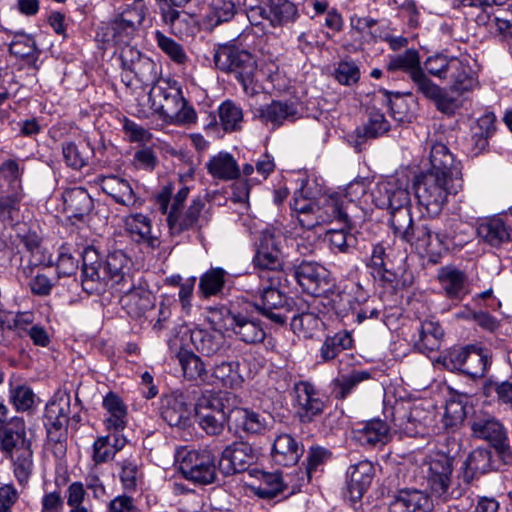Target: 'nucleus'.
<instances>
[{
  "mask_svg": "<svg viewBox=\"0 0 512 512\" xmlns=\"http://www.w3.org/2000/svg\"><path fill=\"white\" fill-rule=\"evenodd\" d=\"M161 417L171 427L184 429L191 424V408L183 393H171L161 399Z\"/></svg>",
  "mask_w": 512,
  "mask_h": 512,
  "instance_id": "dca6fc26",
  "label": "nucleus"
},
{
  "mask_svg": "<svg viewBox=\"0 0 512 512\" xmlns=\"http://www.w3.org/2000/svg\"><path fill=\"white\" fill-rule=\"evenodd\" d=\"M191 341L195 349L206 356L221 352L225 346L224 335L215 329H194L191 332Z\"/></svg>",
  "mask_w": 512,
  "mask_h": 512,
  "instance_id": "c9c22d12",
  "label": "nucleus"
},
{
  "mask_svg": "<svg viewBox=\"0 0 512 512\" xmlns=\"http://www.w3.org/2000/svg\"><path fill=\"white\" fill-rule=\"evenodd\" d=\"M320 222L322 225L337 222L340 225L349 227L351 225L350 213L351 204H345L344 198L340 193H334L325 196L316 202Z\"/></svg>",
  "mask_w": 512,
  "mask_h": 512,
  "instance_id": "a211bd4d",
  "label": "nucleus"
},
{
  "mask_svg": "<svg viewBox=\"0 0 512 512\" xmlns=\"http://www.w3.org/2000/svg\"><path fill=\"white\" fill-rule=\"evenodd\" d=\"M491 353L477 345H467L462 373L470 378H482L491 365Z\"/></svg>",
  "mask_w": 512,
  "mask_h": 512,
  "instance_id": "473e14b6",
  "label": "nucleus"
},
{
  "mask_svg": "<svg viewBox=\"0 0 512 512\" xmlns=\"http://www.w3.org/2000/svg\"><path fill=\"white\" fill-rule=\"evenodd\" d=\"M238 364L234 362H221L214 366L210 379L213 384H221L224 387H234L238 383Z\"/></svg>",
  "mask_w": 512,
  "mask_h": 512,
  "instance_id": "e2e57ef3",
  "label": "nucleus"
},
{
  "mask_svg": "<svg viewBox=\"0 0 512 512\" xmlns=\"http://www.w3.org/2000/svg\"><path fill=\"white\" fill-rule=\"evenodd\" d=\"M226 271L222 268H212L200 277L199 287L204 297L219 294L225 284Z\"/></svg>",
  "mask_w": 512,
  "mask_h": 512,
  "instance_id": "bf43d9fd",
  "label": "nucleus"
},
{
  "mask_svg": "<svg viewBox=\"0 0 512 512\" xmlns=\"http://www.w3.org/2000/svg\"><path fill=\"white\" fill-rule=\"evenodd\" d=\"M226 329L246 344L261 343L265 339V331L259 320L241 312H228Z\"/></svg>",
  "mask_w": 512,
  "mask_h": 512,
  "instance_id": "2eb2a0df",
  "label": "nucleus"
},
{
  "mask_svg": "<svg viewBox=\"0 0 512 512\" xmlns=\"http://www.w3.org/2000/svg\"><path fill=\"white\" fill-rule=\"evenodd\" d=\"M103 407L110 414L107 418V427L116 431L125 427L127 415L126 406L116 394L110 392L103 400Z\"/></svg>",
  "mask_w": 512,
  "mask_h": 512,
  "instance_id": "3c124183",
  "label": "nucleus"
},
{
  "mask_svg": "<svg viewBox=\"0 0 512 512\" xmlns=\"http://www.w3.org/2000/svg\"><path fill=\"white\" fill-rule=\"evenodd\" d=\"M31 446L26 437V425L23 418L13 417L0 427V449L7 453H13Z\"/></svg>",
  "mask_w": 512,
  "mask_h": 512,
  "instance_id": "393cba45",
  "label": "nucleus"
},
{
  "mask_svg": "<svg viewBox=\"0 0 512 512\" xmlns=\"http://www.w3.org/2000/svg\"><path fill=\"white\" fill-rule=\"evenodd\" d=\"M257 458V452L250 444L235 442L223 450L219 466L225 474L240 473L254 464Z\"/></svg>",
  "mask_w": 512,
  "mask_h": 512,
  "instance_id": "4468645a",
  "label": "nucleus"
},
{
  "mask_svg": "<svg viewBox=\"0 0 512 512\" xmlns=\"http://www.w3.org/2000/svg\"><path fill=\"white\" fill-rule=\"evenodd\" d=\"M263 124L276 129L286 122H294L300 118V113L294 103L272 101L260 106L255 114Z\"/></svg>",
  "mask_w": 512,
  "mask_h": 512,
  "instance_id": "412c9836",
  "label": "nucleus"
},
{
  "mask_svg": "<svg viewBox=\"0 0 512 512\" xmlns=\"http://www.w3.org/2000/svg\"><path fill=\"white\" fill-rule=\"evenodd\" d=\"M236 13L235 4L231 0H212L205 16L206 22L214 28L230 21Z\"/></svg>",
  "mask_w": 512,
  "mask_h": 512,
  "instance_id": "6e6d98bb",
  "label": "nucleus"
},
{
  "mask_svg": "<svg viewBox=\"0 0 512 512\" xmlns=\"http://www.w3.org/2000/svg\"><path fill=\"white\" fill-rule=\"evenodd\" d=\"M176 464L183 477L191 482L207 485L215 481V457L210 450L181 448L176 453Z\"/></svg>",
  "mask_w": 512,
  "mask_h": 512,
  "instance_id": "0eeeda50",
  "label": "nucleus"
},
{
  "mask_svg": "<svg viewBox=\"0 0 512 512\" xmlns=\"http://www.w3.org/2000/svg\"><path fill=\"white\" fill-rule=\"evenodd\" d=\"M455 57H448L443 54L429 56L424 62V69L432 76L445 80L453 65Z\"/></svg>",
  "mask_w": 512,
  "mask_h": 512,
  "instance_id": "774afa93",
  "label": "nucleus"
},
{
  "mask_svg": "<svg viewBox=\"0 0 512 512\" xmlns=\"http://www.w3.org/2000/svg\"><path fill=\"white\" fill-rule=\"evenodd\" d=\"M376 205L389 211L410 207L408 179L391 178L377 185L374 194Z\"/></svg>",
  "mask_w": 512,
  "mask_h": 512,
  "instance_id": "f8f14e48",
  "label": "nucleus"
},
{
  "mask_svg": "<svg viewBox=\"0 0 512 512\" xmlns=\"http://www.w3.org/2000/svg\"><path fill=\"white\" fill-rule=\"evenodd\" d=\"M294 277L303 291L321 296L329 289L328 271L315 262L302 261L294 267Z\"/></svg>",
  "mask_w": 512,
  "mask_h": 512,
  "instance_id": "ddd939ff",
  "label": "nucleus"
},
{
  "mask_svg": "<svg viewBox=\"0 0 512 512\" xmlns=\"http://www.w3.org/2000/svg\"><path fill=\"white\" fill-rule=\"evenodd\" d=\"M56 269L58 277H70L76 274L78 258L68 245H62L59 248Z\"/></svg>",
  "mask_w": 512,
  "mask_h": 512,
  "instance_id": "338daca9",
  "label": "nucleus"
},
{
  "mask_svg": "<svg viewBox=\"0 0 512 512\" xmlns=\"http://www.w3.org/2000/svg\"><path fill=\"white\" fill-rule=\"evenodd\" d=\"M208 172L221 180L235 179L240 175V169L232 155L220 152L207 163Z\"/></svg>",
  "mask_w": 512,
  "mask_h": 512,
  "instance_id": "37998d69",
  "label": "nucleus"
},
{
  "mask_svg": "<svg viewBox=\"0 0 512 512\" xmlns=\"http://www.w3.org/2000/svg\"><path fill=\"white\" fill-rule=\"evenodd\" d=\"M214 62L221 71L233 74L246 93L254 92L250 85L254 81L257 64L250 52L231 44H224L216 50Z\"/></svg>",
  "mask_w": 512,
  "mask_h": 512,
  "instance_id": "423d86ee",
  "label": "nucleus"
},
{
  "mask_svg": "<svg viewBox=\"0 0 512 512\" xmlns=\"http://www.w3.org/2000/svg\"><path fill=\"white\" fill-rule=\"evenodd\" d=\"M299 17L297 6L289 0H269L267 18L272 26L294 23Z\"/></svg>",
  "mask_w": 512,
  "mask_h": 512,
  "instance_id": "a18cd8bd",
  "label": "nucleus"
},
{
  "mask_svg": "<svg viewBox=\"0 0 512 512\" xmlns=\"http://www.w3.org/2000/svg\"><path fill=\"white\" fill-rule=\"evenodd\" d=\"M289 318L293 332L305 338L313 337L324 325L323 321L313 312L295 313Z\"/></svg>",
  "mask_w": 512,
  "mask_h": 512,
  "instance_id": "8fccbe9b",
  "label": "nucleus"
},
{
  "mask_svg": "<svg viewBox=\"0 0 512 512\" xmlns=\"http://www.w3.org/2000/svg\"><path fill=\"white\" fill-rule=\"evenodd\" d=\"M419 337L415 341V348L423 354L436 351L440 348L444 330L437 321L424 320L418 329Z\"/></svg>",
  "mask_w": 512,
  "mask_h": 512,
  "instance_id": "f704fd0d",
  "label": "nucleus"
},
{
  "mask_svg": "<svg viewBox=\"0 0 512 512\" xmlns=\"http://www.w3.org/2000/svg\"><path fill=\"white\" fill-rule=\"evenodd\" d=\"M293 391L298 405V413L302 422H310L314 417L323 412L325 404L320 399L315 387L310 382L299 381L295 383Z\"/></svg>",
  "mask_w": 512,
  "mask_h": 512,
  "instance_id": "aec40b11",
  "label": "nucleus"
},
{
  "mask_svg": "<svg viewBox=\"0 0 512 512\" xmlns=\"http://www.w3.org/2000/svg\"><path fill=\"white\" fill-rule=\"evenodd\" d=\"M267 280L270 282L269 285L260 284L256 288L250 287L248 291L260 296V301L255 305L256 308L274 323L282 325L293 312L291 305L293 300L277 288L279 277L267 275Z\"/></svg>",
  "mask_w": 512,
  "mask_h": 512,
  "instance_id": "6e6552de",
  "label": "nucleus"
},
{
  "mask_svg": "<svg viewBox=\"0 0 512 512\" xmlns=\"http://www.w3.org/2000/svg\"><path fill=\"white\" fill-rule=\"evenodd\" d=\"M199 427L210 436H218L223 433L229 414L195 413Z\"/></svg>",
  "mask_w": 512,
  "mask_h": 512,
  "instance_id": "0e129e2a",
  "label": "nucleus"
},
{
  "mask_svg": "<svg viewBox=\"0 0 512 512\" xmlns=\"http://www.w3.org/2000/svg\"><path fill=\"white\" fill-rule=\"evenodd\" d=\"M303 452V445L292 435L280 434L273 442L272 460L280 466H293L298 463Z\"/></svg>",
  "mask_w": 512,
  "mask_h": 512,
  "instance_id": "c756f323",
  "label": "nucleus"
},
{
  "mask_svg": "<svg viewBox=\"0 0 512 512\" xmlns=\"http://www.w3.org/2000/svg\"><path fill=\"white\" fill-rule=\"evenodd\" d=\"M125 227L135 241L156 246L158 239L151 233V221L147 216L141 213L129 215L125 218Z\"/></svg>",
  "mask_w": 512,
  "mask_h": 512,
  "instance_id": "79ce46f5",
  "label": "nucleus"
},
{
  "mask_svg": "<svg viewBox=\"0 0 512 512\" xmlns=\"http://www.w3.org/2000/svg\"><path fill=\"white\" fill-rule=\"evenodd\" d=\"M366 297L363 289L359 285L353 284L349 290L346 288L335 296L333 299L334 309L337 315L344 317L349 311H354L356 305L365 302Z\"/></svg>",
  "mask_w": 512,
  "mask_h": 512,
  "instance_id": "de8ad7c7",
  "label": "nucleus"
},
{
  "mask_svg": "<svg viewBox=\"0 0 512 512\" xmlns=\"http://www.w3.org/2000/svg\"><path fill=\"white\" fill-rule=\"evenodd\" d=\"M462 187V181L448 179L440 174L426 171L414 182L418 203L428 214L436 216L444 207L449 194H456Z\"/></svg>",
  "mask_w": 512,
  "mask_h": 512,
  "instance_id": "39448f33",
  "label": "nucleus"
},
{
  "mask_svg": "<svg viewBox=\"0 0 512 512\" xmlns=\"http://www.w3.org/2000/svg\"><path fill=\"white\" fill-rule=\"evenodd\" d=\"M231 395L227 392L205 391L195 403V413L207 414H230L234 410L231 408Z\"/></svg>",
  "mask_w": 512,
  "mask_h": 512,
  "instance_id": "e433bc0d",
  "label": "nucleus"
},
{
  "mask_svg": "<svg viewBox=\"0 0 512 512\" xmlns=\"http://www.w3.org/2000/svg\"><path fill=\"white\" fill-rule=\"evenodd\" d=\"M8 455L13 461L14 474L19 484L26 485L33 470V452L31 450V446L22 448V450L10 453Z\"/></svg>",
  "mask_w": 512,
  "mask_h": 512,
  "instance_id": "5fc2aeb1",
  "label": "nucleus"
},
{
  "mask_svg": "<svg viewBox=\"0 0 512 512\" xmlns=\"http://www.w3.org/2000/svg\"><path fill=\"white\" fill-rule=\"evenodd\" d=\"M293 211L296 213V219L299 225L307 230H311L322 225L318 214L316 202L307 199H299L295 193L294 201L291 204Z\"/></svg>",
  "mask_w": 512,
  "mask_h": 512,
  "instance_id": "49530a36",
  "label": "nucleus"
},
{
  "mask_svg": "<svg viewBox=\"0 0 512 512\" xmlns=\"http://www.w3.org/2000/svg\"><path fill=\"white\" fill-rule=\"evenodd\" d=\"M149 15V8L144 0H134L125 5L113 18L101 27L104 42L129 44L140 36Z\"/></svg>",
  "mask_w": 512,
  "mask_h": 512,
  "instance_id": "20e7f679",
  "label": "nucleus"
},
{
  "mask_svg": "<svg viewBox=\"0 0 512 512\" xmlns=\"http://www.w3.org/2000/svg\"><path fill=\"white\" fill-rule=\"evenodd\" d=\"M183 375L188 380H198L203 383H214L205 369L203 361L195 354H185L180 357Z\"/></svg>",
  "mask_w": 512,
  "mask_h": 512,
  "instance_id": "4d7b16f0",
  "label": "nucleus"
},
{
  "mask_svg": "<svg viewBox=\"0 0 512 512\" xmlns=\"http://www.w3.org/2000/svg\"><path fill=\"white\" fill-rule=\"evenodd\" d=\"M421 469L431 493L443 502L448 501L453 459L445 453H434L424 459Z\"/></svg>",
  "mask_w": 512,
  "mask_h": 512,
  "instance_id": "1a4fd4ad",
  "label": "nucleus"
},
{
  "mask_svg": "<svg viewBox=\"0 0 512 512\" xmlns=\"http://www.w3.org/2000/svg\"><path fill=\"white\" fill-rule=\"evenodd\" d=\"M438 280L445 295L451 300L461 301L470 292L467 276L459 269L443 267Z\"/></svg>",
  "mask_w": 512,
  "mask_h": 512,
  "instance_id": "7c9ffc66",
  "label": "nucleus"
},
{
  "mask_svg": "<svg viewBox=\"0 0 512 512\" xmlns=\"http://www.w3.org/2000/svg\"><path fill=\"white\" fill-rule=\"evenodd\" d=\"M370 267L374 277H377L384 282L392 283L396 279V274L388 267L387 255L385 248L381 244L373 247Z\"/></svg>",
  "mask_w": 512,
  "mask_h": 512,
  "instance_id": "13d9d810",
  "label": "nucleus"
},
{
  "mask_svg": "<svg viewBox=\"0 0 512 512\" xmlns=\"http://www.w3.org/2000/svg\"><path fill=\"white\" fill-rule=\"evenodd\" d=\"M434 507L429 494L418 489H403L389 505V512H430Z\"/></svg>",
  "mask_w": 512,
  "mask_h": 512,
  "instance_id": "5701e85b",
  "label": "nucleus"
},
{
  "mask_svg": "<svg viewBox=\"0 0 512 512\" xmlns=\"http://www.w3.org/2000/svg\"><path fill=\"white\" fill-rule=\"evenodd\" d=\"M470 139L471 153L478 156L488 147V139L495 131V116L493 113H486L481 116L471 128Z\"/></svg>",
  "mask_w": 512,
  "mask_h": 512,
  "instance_id": "58836bf2",
  "label": "nucleus"
},
{
  "mask_svg": "<svg viewBox=\"0 0 512 512\" xmlns=\"http://www.w3.org/2000/svg\"><path fill=\"white\" fill-rule=\"evenodd\" d=\"M352 345L351 334L347 331H340L325 339L320 349V357L324 361L333 360L341 351L350 349Z\"/></svg>",
  "mask_w": 512,
  "mask_h": 512,
  "instance_id": "603ef678",
  "label": "nucleus"
},
{
  "mask_svg": "<svg viewBox=\"0 0 512 512\" xmlns=\"http://www.w3.org/2000/svg\"><path fill=\"white\" fill-rule=\"evenodd\" d=\"M233 415L236 427L247 434L260 435L268 429V418L263 414L239 408L233 411Z\"/></svg>",
  "mask_w": 512,
  "mask_h": 512,
  "instance_id": "a19ab883",
  "label": "nucleus"
},
{
  "mask_svg": "<svg viewBox=\"0 0 512 512\" xmlns=\"http://www.w3.org/2000/svg\"><path fill=\"white\" fill-rule=\"evenodd\" d=\"M389 129L390 124L384 114L378 110L372 109L368 112L367 122L362 127H358L355 130V139L352 141V145L360 150L366 140L378 138L388 132Z\"/></svg>",
  "mask_w": 512,
  "mask_h": 512,
  "instance_id": "2f4dec72",
  "label": "nucleus"
},
{
  "mask_svg": "<svg viewBox=\"0 0 512 512\" xmlns=\"http://www.w3.org/2000/svg\"><path fill=\"white\" fill-rule=\"evenodd\" d=\"M347 489L353 501L360 500L374 477V466L368 460L359 461L347 470Z\"/></svg>",
  "mask_w": 512,
  "mask_h": 512,
  "instance_id": "cd10ccee",
  "label": "nucleus"
},
{
  "mask_svg": "<svg viewBox=\"0 0 512 512\" xmlns=\"http://www.w3.org/2000/svg\"><path fill=\"white\" fill-rule=\"evenodd\" d=\"M82 288L88 294H101L111 288L131 285L130 260L127 255L116 250L105 260L99 257L94 247H86L82 254Z\"/></svg>",
  "mask_w": 512,
  "mask_h": 512,
  "instance_id": "f257e3e1",
  "label": "nucleus"
},
{
  "mask_svg": "<svg viewBox=\"0 0 512 512\" xmlns=\"http://www.w3.org/2000/svg\"><path fill=\"white\" fill-rule=\"evenodd\" d=\"M453 65L455 69H450L445 79L451 83V90L460 94L471 90L475 80L470 67L457 57L454 58Z\"/></svg>",
  "mask_w": 512,
  "mask_h": 512,
  "instance_id": "09e8293b",
  "label": "nucleus"
},
{
  "mask_svg": "<svg viewBox=\"0 0 512 512\" xmlns=\"http://www.w3.org/2000/svg\"><path fill=\"white\" fill-rule=\"evenodd\" d=\"M389 71L401 70L408 74L416 87V91L429 80L420 64L419 53L415 49H408L402 54L392 57L387 64Z\"/></svg>",
  "mask_w": 512,
  "mask_h": 512,
  "instance_id": "b1692460",
  "label": "nucleus"
},
{
  "mask_svg": "<svg viewBox=\"0 0 512 512\" xmlns=\"http://www.w3.org/2000/svg\"><path fill=\"white\" fill-rule=\"evenodd\" d=\"M477 235L484 243L499 248L512 241V228L502 218L495 216L478 225Z\"/></svg>",
  "mask_w": 512,
  "mask_h": 512,
  "instance_id": "c85d7f7f",
  "label": "nucleus"
},
{
  "mask_svg": "<svg viewBox=\"0 0 512 512\" xmlns=\"http://www.w3.org/2000/svg\"><path fill=\"white\" fill-rule=\"evenodd\" d=\"M62 155L66 165L74 170H80L89 164L94 150L88 142H64Z\"/></svg>",
  "mask_w": 512,
  "mask_h": 512,
  "instance_id": "ea45409f",
  "label": "nucleus"
},
{
  "mask_svg": "<svg viewBox=\"0 0 512 512\" xmlns=\"http://www.w3.org/2000/svg\"><path fill=\"white\" fill-rule=\"evenodd\" d=\"M131 73H133L135 78L144 86H154L155 83L161 79L159 77V66L147 56L136 65Z\"/></svg>",
  "mask_w": 512,
  "mask_h": 512,
  "instance_id": "680f3d73",
  "label": "nucleus"
},
{
  "mask_svg": "<svg viewBox=\"0 0 512 512\" xmlns=\"http://www.w3.org/2000/svg\"><path fill=\"white\" fill-rule=\"evenodd\" d=\"M218 114L220 124L226 132H234L242 128L243 111L233 101H224L218 108Z\"/></svg>",
  "mask_w": 512,
  "mask_h": 512,
  "instance_id": "864d4df0",
  "label": "nucleus"
},
{
  "mask_svg": "<svg viewBox=\"0 0 512 512\" xmlns=\"http://www.w3.org/2000/svg\"><path fill=\"white\" fill-rule=\"evenodd\" d=\"M149 101L153 111L171 123L190 124L197 119L195 110L187 105L181 84L172 78H161L151 87Z\"/></svg>",
  "mask_w": 512,
  "mask_h": 512,
  "instance_id": "7ed1b4c3",
  "label": "nucleus"
},
{
  "mask_svg": "<svg viewBox=\"0 0 512 512\" xmlns=\"http://www.w3.org/2000/svg\"><path fill=\"white\" fill-rule=\"evenodd\" d=\"M389 427L380 419H373L354 429V437L361 444L374 447L377 444H385L388 439Z\"/></svg>",
  "mask_w": 512,
  "mask_h": 512,
  "instance_id": "4c0bfd02",
  "label": "nucleus"
},
{
  "mask_svg": "<svg viewBox=\"0 0 512 512\" xmlns=\"http://www.w3.org/2000/svg\"><path fill=\"white\" fill-rule=\"evenodd\" d=\"M430 169L428 172L440 174L448 179L462 181L460 162H456L448 147L442 143H435L430 150Z\"/></svg>",
  "mask_w": 512,
  "mask_h": 512,
  "instance_id": "a878e982",
  "label": "nucleus"
},
{
  "mask_svg": "<svg viewBox=\"0 0 512 512\" xmlns=\"http://www.w3.org/2000/svg\"><path fill=\"white\" fill-rule=\"evenodd\" d=\"M472 435L486 441L502 457H512V447L506 428L497 418L490 415L477 416L471 423Z\"/></svg>",
  "mask_w": 512,
  "mask_h": 512,
  "instance_id": "9d476101",
  "label": "nucleus"
},
{
  "mask_svg": "<svg viewBox=\"0 0 512 512\" xmlns=\"http://www.w3.org/2000/svg\"><path fill=\"white\" fill-rule=\"evenodd\" d=\"M190 193L188 186H182L173 195L171 184L164 186L156 196V204L161 213L165 214L169 232L172 236L192 230L198 226L205 202L201 197L194 198L186 208L185 202Z\"/></svg>",
  "mask_w": 512,
  "mask_h": 512,
  "instance_id": "f03ea898",
  "label": "nucleus"
},
{
  "mask_svg": "<svg viewBox=\"0 0 512 512\" xmlns=\"http://www.w3.org/2000/svg\"><path fill=\"white\" fill-rule=\"evenodd\" d=\"M285 238L280 231L267 229L262 232L253 263L263 270L277 271L283 265V243Z\"/></svg>",
  "mask_w": 512,
  "mask_h": 512,
  "instance_id": "9b49d317",
  "label": "nucleus"
},
{
  "mask_svg": "<svg viewBox=\"0 0 512 512\" xmlns=\"http://www.w3.org/2000/svg\"><path fill=\"white\" fill-rule=\"evenodd\" d=\"M116 292L120 295L123 309L131 317H141L154 307L152 293L145 288L136 287L134 281H131V285L118 287Z\"/></svg>",
  "mask_w": 512,
  "mask_h": 512,
  "instance_id": "f3484780",
  "label": "nucleus"
},
{
  "mask_svg": "<svg viewBox=\"0 0 512 512\" xmlns=\"http://www.w3.org/2000/svg\"><path fill=\"white\" fill-rule=\"evenodd\" d=\"M446 235L434 230V227L423 221L414 223L408 235L402 240L409 243L419 253L434 252L445 242Z\"/></svg>",
  "mask_w": 512,
  "mask_h": 512,
  "instance_id": "6ab92c4d",
  "label": "nucleus"
},
{
  "mask_svg": "<svg viewBox=\"0 0 512 512\" xmlns=\"http://www.w3.org/2000/svg\"><path fill=\"white\" fill-rule=\"evenodd\" d=\"M64 210L70 217L82 219L88 215L93 207V199L86 189L82 187H75L66 190L63 194Z\"/></svg>",
  "mask_w": 512,
  "mask_h": 512,
  "instance_id": "72a5a7b5",
  "label": "nucleus"
},
{
  "mask_svg": "<svg viewBox=\"0 0 512 512\" xmlns=\"http://www.w3.org/2000/svg\"><path fill=\"white\" fill-rule=\"evenodd\" d=\"M155 39L159 48L175 63L185 64L188 61V56L185 53L182 45L174 41L172 38L167 37L160 31H156Z\"/></svg>",
  "mask_w": 512,
  "mask_h": 512,
  "instance_id": "69168bd1",
  "label": "nucleus"
},
{
  "mask_svg": "<svg viewBox=\"0 0 512 512\" xmlns=\"http://www.w3.org/2000/svg\"><path fill=\"white\" fill-rule=\"evenodd\" d=\"M352 224L349 227L342 225L340 229H331L327 231V239L330 248L334 252L349 253L350 249L355 245V237L349 232Z\"/></svg>",
  "mask_w": 512,
  "mask_h": 512,
  "instance_id": "052dcab7",
  "label": "nucleus"
},
{
  "mask_svg": "<svg viewBox=\"0 0 512 512\" xmlns=\"http://www.w3.org/2000/svg\"><path fill=\"white\" fill-rule=\"evenodd\" d=\"M97 183L103 192L121 205L133 206L138 203V198L131 183L123 177L117 175L99 176Z\"/></svg>",
  "mask_w": 512,
  "mask_h": 512,
  "instance_id": "bb28decb",
  "label": "nucleus"
},
{
  "mask_svg": "<svg viewBox=\"0 0 512 512\" xmlns=\"http://www.w3.org/2000/svg\"><path fill=\"white\" fill-rule=\"evenodd\" d=\"M371 379V373L366 370H352L338 376L332 382V393L336 399H345L360 383Z\"/></svg>",
  "mask_w": 512,
  "mask_h": 512,
  "instance_id": "c03bdc74",
  "label": "nucleus"
},
{
  "mask_svg": "<svg viewBox=\"0 0 512 512\" xmlns=\"http://www.w3.org/2000/svg\"><path fill=\"white\" fill-rule=\"evenodd\" d=\"M455 91L447 90L435 84L429 79L417 93L422 94L425 98L432 101L436 109L447 115L452 116L460 109L463 105V100L458 96H454Z\"/></svg>",
  "mask_w": 512,
  "mask_h": 512,
  "instance_id": "4be33fe9",
  "label": "nucleus"
}]
</instances>
